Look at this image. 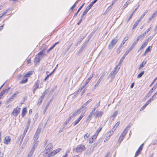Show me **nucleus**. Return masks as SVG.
<instances>
[{
  "label": "nucleus",
  "mask_w": 157,
  "mask_h": 157,
  "mask_svg": "<svg viewBox=\"0 0 157 157\" xmlns=\"http://www.w3.org/2000/svg\"><path fill=\"white\" fill-rule=\"evenodd\" d=\"M119 64L118 65H116L115 68L111 71L109 75V77L108 78V79L109 78V77H111L112 80H113L114 79L115 75L120 69V67H118V66Z\"/></svg>",
  "instance_id": "obj_1"
},
{
  "label": "nucleus",
  "mask_w": 157,
  "mask_h": 157,
  "mask_svg": "<svg viewBox=\"0 0 157 157\" xmlns=\"http://www.w3.org/2000/svg\"><path fill=\"white\" fill-rule=\"evenodd\" d=\"M118 40V38L117 36L115 37L111 41V43L108 45V49H111L113 48Z\"/></svg>",
  "instance_id": "obj_2"
},
{
  "label": "nucleus",
  "mask_w": 157,
  "mask_h": 157,
  "mask_svg": "<svg viewBox=\"0 0 157 157\" xmlns=\"http://www.w3.org/2000/svg\"><path fill=\"white\" fill-rule=\"evenodd\" d=\"M86 147L83 144H80L78 145L75 149V151L78 153H81L86 150Z\"/></svg>",
  "instance_id": "obj_3"
},
{
  "label": "nucleus",
  "mask_w": 157,
  "mask_h": 157,
  "mask_svg": "<svg viewBox=\"0 0 157 157\" xmlns=\"http://www.w3.org/2000/svg\"><path fill=\"white\" fill-rule=\"evenodd\" d=\"M21 110V108L17 106L16 108L13 109V112L12 113V115L14 117H16L19 113Z\"/></svg>",
  "instance_id": "obj_4"
},
{
  "label": "nucleus",
  "mask_w": 157,
  "mask_h": 157,
  "mask_svg": "<svg viewBox=\"0 0 157 157\" xmlns=\"http://www.w3.org/2000/svg\"><path fill=\"white\" fill-rule=\"evenodd\" d=\"M53 147V145L51 143L48 144V145L46 146L45 152L47 154L51 150H52Z\"/></svg>",
  "instance_id": "obj_5"
},
{
  "label": "nucleus",
  "mask_w": 157,
  "mask_h": 157,
  "mask_svg": "<svg viewBox=\"0 0 157 157\" xmlns=\"http://www.w3.org/2000/svg\"><path fill=\"white\" fill-rule=\"evenodd\" d=\"M80 112V110H78L76 112H74L69 117L68 120L65 123V125H66L76 115L77 113H78Z\"/></svg>",
  "instance_id": "obj_6"
},
{
  "label": "nucleus",
  "mask_w": 157,
  "mask_h": 157,
  "mask_svg": "<svg viewBox=\"0 0 157 157\" xmlns=\"http://www.w3.org/2000/svg\"><path fill=\"white\" fill-rule=\"evenodd\" d=\"M32 73H29L26 74L24 77L23 80H22L20 83L21 84H23L26 83L28 81V79L26 78L27 77L31 75Z\"/></svg>",
  "instance_id": "obj_7"
},
{
  "label": "nucleus",
  "mask_w": 157,
  "mask_h": 157,
  "mask_svg": "<svg viewBox=\"0 0 157 157\" xmlns=\"http://www.w3.org/2000/svg\"><path fill=\"white\" fill-rule=\"evenodd\" d=\"M105 73L104 72L103 73V74L101 75V76L99 79L97 81V83L95 84L94 86V87L95 88H96V87L100 83V82L102 79L104 77L105 75Z\"/></svg>",
  "instance_id": "obj_8"
},
{
  "label": "nucleus",
  "mask_w": 157,
  "mask_h": 157,
  "mask_svg": "<svg viewBox=\"0 0 157 157\" xmlns=\"http://www.w3.org/2000/svg\"><path fill=\"white\" fill-rule=\"evenodd\" d=\"M103 112L98 111L97 110L94 114V115L95 116V118L99 117H101L103 114Z\"/></svg>",
  "instance_id": "obj_9"
},
{
  "label": "nucleus",
  "mask_w": 157,
  "mask_h": 157,
  "mask_svg": "<svg viewBox=\"0 0 157 157\" xmlns=\"http://www.w3.org/2000/svg\"><path fill=\"white\" fill-rule=\"evenodd\" d=\"M40 131H41V129H39L38 128L36 132V133H35V134L34 136V139L35 140H37V139H38V138H39V135L40 133Z\"/></svg>",
  "instance_id": "obj_10"
},
{
  "label": "nucleus",
  "mask_w": 157,
  "mask_h": 157,
  "mask_svg": "<svg viewBox=\"0 0 157 157\" xmlns=\"http://www.w3.org/2000/svg\"><path fill=\"white\" fill-rule=\"evenodd\" d=\"M11 140L10 137L6 136L4 140V143L6 144H8L10 143Z\"/></svg>",
  "instance_id": "obj_11"
},
{
  "label": "nucleus",
  "mask_w": 157,
  "mask_h": 157,
  "mask_svg": "<svg viewBox=\"0 0 157 157\" xmlns=\"http://www.w3.org/2000/svg\"><path fill=\"white\" fill-rule=\"evenodd\" d=\"M143 144H142L139 147L137 150L136 152L135 157H136L138 156L139 154L140 153V151L142 150L143 147Z\"/></svg>",
  "instance_id": "obj_12"
},
{
  "label": "nucleus",
  "mask_w": 157,
  "mask_h": 157,
  "mask_svg": "<svg viewBox=\"0 0 157 157\" xmlns=\"http://www.w3.org/2000/svg\"><path fill=\"white\" fill-rule=\"evenodd\" d=\"M44 96L45 94L44 93L39 98L37 102V104L38 105H40L41 104L42 101L43 100L44 97Z\"/></svg>",
  "instance_id": "obj_13"
},
{
  "label": "nucleus",
  "mask_w": 157,
  "mask_h": 157,
  "mask_svg": "<svg viewBox=\"0 0 157 157\" xmlns=\"http://www.w3.org/2000/svg\"><path fill=\"white\" fill-rule=\"evenodd\" d=\"M97 136V134H95L93 135L91 138L89 139V142L90 144L92 143L96 139Z\"/></svg>",
  "instance_id": "obj_14"
},
{
  "label": "nucleus",
  "mask_w": 157,
  "mask_h": 157,
  "mask_svg": "<svg viewBox=\"0 0 157 157\" xmlns=\"http://www.w3.org/2000/svg\"><path fill=\"white\" fill-rule=\"evenodd\" d=\"M129 37L128 36H126L124 39V40L123 41H122V42L121 43L120 46H119L118 49H119V48H120L122 46H123L125 43L126 41L128 40V39Z\"/></svg>",
  "instance_id": "obj_15"
},
{
  "label": "nucleus",
  "mask_w": 157,
  "mask_h": 157,
  "mask_svg": "<svg viewBox=\"0 0 157 157\" xmlns=\"http://www.w3.org/2000/svg\"><path fill=\"white\" fill-rule=\"evenodd\" d=\"M129 52L128 51H126L125 52V53L124 54L122 57L120 59L119 64H120L121 63H122L124 59L125 58V57L128 54Z\"/></svg>",
  "instance_id": "obj_16"
},
{
  "label": "nucleus",
  "mask_w": 157,
  "mask_h": 157,
  "mask_svg": "<svg viewBox=\"0 0 157 157\" xmlns=\"http://www.w3.org/2000/svg\"><path fill=\"white\" fill-rule=\"evenodd\" d=\"M44 55V52L42 51H40L39 52L36 56L38 57L40 60H41Z\"/></svg>",
  "instance_id": "obj_17"
},
{
  "label": "nucleus",
  "mask_w": 157,
  "mask_h": 157,
  "mask_svg": "<svg viewBox=\"0 0 157 157\" xmlns=\"http://www.w3.org/2000/svg\"><path fill=\"white\" fill-rule=\"evenodd\" d=\"M92 99H90L89 100H88L87 101L85 102L83 105H82L81 108V109L82 108H84L85 109L86 108V106L88 104H89L90 102L92 101Z\"/></svg>",
  "instance_id": "obj_18"
},
{
  "label": "nucleus",
  "mask_w": 157,
  "mask_h": 157,
  "mask_svg": "<svg viewBox=\"0 0 157 157\" xmlns=\"http://www.w3.org/2000/svg\"><path fill=\"white\" fill-rule=\"evenodd\" d=\"M54 155L52 151L47 154L45 152L44 157H51L54 156Z\"/></svg>",
  "instance_id": "obj_19"
},
{
  "label": "nucleus",
  "mask_w": 157,
  "mask_h": 157,
  "mask_svg": "<svg viewBox=\"0 0 157 157\" xmlns=\"http://www.w3.org/2000/svg\"><path fill=\"white\" fill-rule=\"evenodd\" d=\"M147 42H144L139 48L138 52H139L141 50L144 48L145 47L147 46Z\"/></svg>",
  "instance_id": "obj_20"
},
{
  "label": "nucleus",
  "mask_w": 157,
  "mask_h": 157,
  "mask_svg": "<svg viewBox=\"0 0 157 157\" xmlns=\"http://www.w3.org/2000/svg\"><path fill=\"white\" fill-rule=\"evenodd\" d=\"M39 81H37L35 82L33 86L34 88L37 89L39 88Z\"/></svg>",
  "instance_id": "obj_21"
},
{
  "label": "nucleus",
  "mask_w": 157,
  "mask_h": 157,
  "mask_svg": "<svg viewBox=\"0 0 157 157\" xmlns=\"http://www.w3.org/2000/svg\"><path fill=\"white\" fill-rule=\"evenodd\" d=\"M27 112V109L26 107L24 108L22 110V117H23L25 115Z\"/></svg>",
  "instance_id": "obj_22"
},
{
  "label": "nucleus",
  "mask_w": 157,
  "mask_h": 157,
  "mask_svg": "<svg viewBox=\"0 0 157 157\" xmlns=\"http://www.w3.org/2000/svg\"><path fill=\"white\" fill-rule=\"evenodd\" d=\"M35 150V149H34V147H32L29 153L28 156L31 157L33 154Z\"/></svg>",
  "instance_id": "obj_23"
},
{
  "label": "nucleus",
  "mask_w": 157,
  "mask_h": 157,
  "mask_svg": "<svg viewBox=\"0 0 157 157\" xmlns=\"http://www.w3.org/2000/svg\"><path fill=\"white\" fill-rule=\"evenodd\" d=\"M38 141L37 140H35L34 141L33 144V147H34V149H35V148L36 147L37 145L38 144Z\"/></svg>",
  "instance_id": "obj_24"
},
{
  "label": "nucleus",
  "mask_w": 157,
  "mask_h": 157,
  "mask_svg": "<svg viewBox=\"0 0 157 157\" xmlns=\"http://www.w3.org/2000/svg\"><path fill=\"white\" fill-rule=\"evenodd\" d=\"M136 42L134 41L131 47L129 48L128 51L129 52L132 49V48L136 45Z\"/></svg>",
  "instance_id": "obj_25"
},
{
  "label": "nucleus",
  "mask_w": 157,
  "mask_h": 157,
  "mask_svg": "<svg viewBox=\"0 0 157 157\" xmlns=\"http://www.w3.org/2000/svg\"><path fill=\"white\" fill-rule=\"evenodd\" d=\"M40 59L38 58L36 56L35 58L34 62L36 63H39L40 61Z\"/></svg>",
  "instance_id": "obj_26"
},
{
  "label": "nucleus",
  "mask_w": 157,
  "mask_h": 157,
  "mask_svg": "<svg viewBox=\"0 0 157 157\" xmlns=\"http://www.w3.org/2000/svg\"><path fill=\"white\" fill-rule=\"evenodd\" d=\"M61 149L60 148H59L54 150L52 151L55 155L56 154L59 152L61 151Z\"/></svg>",
  "instance_id": "obj_27"
},
{
  "label": "nucleus",
  "mask_w": 157,
  "mask_h": 157,
  "mask_svg": "<svg viewBox=\"0 0 157 157\" xmlns=\"http://www.w3.org/2000/svg\"><path fill=\"white\" fill-rule=\"evenodd\" d=\"M93 114L90 113L88 116L87 117L86 121L87 122H90L91 119V117Z\"/></svg>",
  "instance_id": "obj_28"
},
{
  "label": "nucleus",
  "mask_w": 157,
  "mask_h": 157,
  "mask_svg": "<svg viewBox=\"0 0 157 157\" xmlns=\"http://www.w3.org/2000/svg\"><path fill=\"white\" fill-rule=\"evenodd\" d=\"M90 134L89 133H86L84 136V139L88 140L89 138Z\"/></svg>",
  "instance_id": "obj_29"
},
{
  "label": "nucleus",
  "mask_w": 157,
  "mask_h": 157,
  "mask_svg": "<svg viewBox=\"0 0 157 157\" xmlns=\"http://www.w3.org/2000/svg\"><path fill=\"white\" fill-rule=\"evenodd\" d=\"M26 133H25V132H23L22 135H21L22 137L21 139V140H20V145L21 144L22 142L23 141V139L24 137L26 135Z\"/></svg>",
  "instance_id": "obj_30"
},
{
  "label": "nucleus",
  "mask_w": 157,
  "mask_h": 157,
  "mask_svg": "<svg viewBox=\"0 0 157 157\" xmlns=\"http://www.w3.org/2000/svg\"><path fill=\"white\" fill-rule=\"evenodd\" d=\"M146 61H143L140 64V67L139 68V69H140L142 67H144V66L145 64L146 63Z\"/></svg>",
  "instance_id": "obj_31"
},
{
  "label": "nucleus",
  "mask_w": 157,
  "mask_h": 157,
  "mask_svg": "<svg viewBox=\"0 0 157 157\" xmlns=\"http://www.w3.org/2000/svg\"><path fill=\"white\" fill-rule=\"evenodd\" d=\"M49 105H50V103H49V102H48L47 104L45 107L44 108V109L43 111H44V113H45L46 112V111L48 109V107H49Z\"/></svg>",
  "instance_id": "obj_32"
},
{
  "label": "nucleus",
  "mask_w": 157,
  "mask_h": 157,
  "mask_svg": "<svg viewBox=\"0 0 157 157\" xmlns=\"http://www.w3.org/2000/svg\"><path fill=\"white\" fill-rule=\"evenodd\" d=\"M10 89V88H9L7 89H5L1 93L4 94L5 93H7L9 91Z\"/></svg>",
  "instance_id": "obj_33"
},
{
  "label": "nucleus",
  "mask_w": 157,
  "mask_h": 157,
  "mask_svg": "<svg viewBox=\"0 0 157 157\" xmlns=\"http://www.w3.org/2000/svg\"><path fill=\"white\" fill-rule=\"evenodd\" d=\"M80 121V120L78 118L74 122H73L72 124L74 126L76 125Z\"/></svg>",
  "instance_id": "obj_34"
},
{
  "label": "nucleus",
  "mask_w": 157,
  "mask_h": 157,
  "mask_svg": "<svg viewBox=\"0 0 157 157\" xmlns=\"http://www.w3.org/2000/svg\"><path fill=\"white\" fill-rule=\"evenodd\" d=\"M118 113V111H117L113 113L112 116H111V117L113 118V120L114 119V118L116 116Z\"/></svg>",
  "instance_id": "obj_35"
},
{
  "label": "nucleus",
  "mask_w": 157,
  "mask_h": 157,
  "mask_svg": "<svg viewBox=\"0 0 157 157\" xmlns=\"http://www.w3.org/2000/svg\"><path fill=\"white\" fill-rule=\"evenodd\" d=\"M128 130L127 129H126V128H125V129H124V131L122 132L121 135L123 136H124L127 133Z\"/></svg>",
  "instance_id": "obj_36"
},
{
  "label": "nucleus",
  "mask_w": 157,
  "mask_h": 157,
  "mask_svg": "<svg viewBox=\"0 0 157 157\" xmlns=\"http://www.w3.org/2000/svg\"><path fill=\"white\" fill-rule=\"evenodd\" d=\"M144 71H142L141 72H140V73H139L138 75H137V78H140L142 76L144 75Z\"/></svg>",
  "instance_id": "obj_37"
},
{
  "label": "nucleus",
  "mask_w": 157,
  "mask_h": 157,
  "mask_svg": "<svg viewBox=\"0 0 157 157\" xmlns=\"http://www.w3.org/2000/svg\"><path fill=\"white\" fill-rule=\"evenodd\" d=\"M156 88V86L155 85H154L153 87L149 91V92L152 94L154 90H155Z\"/></svg>",
  "instance_id": "obj_38"
},
{
  "label": "nucleus",
  "mask_w": 157,
  "mask_h": 157,
  "mask_svg": "<svg viewBox=\"0 0 157 157\" xmlns=\"http://www.w3.org/2000/svg\"><path fill=\"white\" fill-rule=\"evenodd\" d=\"M89 82L86 80L84 84L82 86V87L81 88V90H82L83 88H84L86 86V85Z\"/></svg>",
  "instance_id": "obj_39"
},
{
  "label": "nucleus",
  "mask_w": 157,
  "mask_h": 157,
  "mask_svg": "<svg viewBox=\"0 0 157 157\" xmlns=\"http://www.w3.org/2000/svg\"><path fill=\"white\" fill-rule=\"evenodd\" d=\"M77 2H78L77 1H76V2L70 8V10H73V9L76 6V5L77 3Z\"/></svg>",
  "instance_id": "obj_40"
},
{
  "label": "nucleus",
  "mask_w": 157,
  "mask_h": 157,
  "mask_svg": "<svg viewBox=\"0 0 157 157\" xmlns=\"http://www.w3.org/2000/svg\"><path fill=\"white\" fill-rule=\"evenodd\" d=\"M94 75V74H92V75H90V76L89 77L88 79L86 80L87 81H88L89 82L90 80L93 77Z\"/></svg>",
  "instance_id": "obj_41"
},
{
  "label": "nucleus",
  "mask_w": 157,
  "mask_h": 157,
  "mask_svg": "<svg viewBox=\"0 0 157 157\" xmlns=\"http://www.w3.org/2000/svg\"><path fill=\"white\" fill-rule=\"evenodd\" d=\"M123 137H124L123 136L121 135L119 138V140H118V142H119L120 143L121 142V141L123 139Z\"/></svg>",
  "instance_id": "obj_42"
},
{
  "label": "nucleus",
  "mask_w": 157,
  "mask_h": 157,
  "mask_svg": "<svg viewBox=\"0 0 157 157\" xmlns=\"http://www.w3.org/2000/svg\"><path fill=\"white\" fill-rule=\"evenodd\" d=\"M156 15H157V10L155 12H154V13L151 16V18H153V17H155Z\"/></svg>",
  "instance_id": "obj_43"
},
{
  "label": "nucleus",
  "mask_w": 157,
  "mask_h": 157,
  "mask_svg": "<svg viewBox=\"0 0 157 157\" xmlns=\"http://www.w3.org/2000/svg\"><path fill=\"white\" fill-rule=\"evenodd\" d=\"M102 128V127H100L96 131V134H97V135L98 134L99 132H100V131H101Z\"/></svg>",
  "instance_id": "obj_44"
},
{
  "label": "nucleus",
  "mask_w": 157,
  "mask_h": 157,
  "mask_svg": "<svg viewBox=\"0 0 157 157\" xmlns=\"http://www.w3.org/2000/svg\"><path fill=\"white\" fill-rule=\"evenodd\" d=\"M120 124V122L118 121L114 125V126H113V127L116 128H117V127L118 126V125H119Z\"/></svg>",
  "instance_id": "obj_45"
},
{
  "label": "nucleus",
  "mask_w": 157,
  "mask_h": 157,
  "mask_svg": "<svg viewBox=\"0 0 157 157\" xmlns=\"http://www.w3.org/2000/svg\"><path fill=\"white\" fill-rule=\"evenodd\" d=\"M138 24L139 23L136 21L133 25L132 29H134V28H135L136 27V26L138 25Z\"/></svg>",
  "instance_id": "obj_46"
},
{
  "label": "nucleus",
  "mask_w": 157,
  "mask_h": 157,
  "mask_svg": "<svg viewBox=\"0 0 157 157\" xmlns=\"http://www.w3.org/2000/svg\"><path fill=\"white\" fill-rule=\"evenodd\" d=\"M152 28L151 27H149L148 28L144 33V34H146Z\"/></svg>",
  "instance_id": "obj_47"
},
{
  "label": "nucleus",
  "mask_w": 157,
  "mask_h": 157,
  "mask_svg": "<svg viewBox=\"0 0 157 157\" xmlns=\"http://www.w3.org/2000/svg\"><path fill=\"white\" fill-rule=\"evenodd\" d=\"M152 100V99H149L148 101H147L146 103L145 104V105H147V106L148 104H149Z\"/></svg>",
  "instance_id": "obj_48"
},
{
  "label": "nucleus",
  "mask_w": 157,
  "mask_h": 157,
  "mask_svg": "<svg viewBox=\"0 0 157 157\" xmlns=\"http://www.w3.org/2000/svg\"><path fill=\"white\" fill-rule=\"evenodd\" d=\"M150 46H149L147 48V49H146V50H145V53H147L148 52H150Z\"/></svg>",
  "instance_id": "obj_49"
},
{
  "label": "nucleus",
  "mask_w": 157,
  "mask_h": 157,
  "mask_svg": "<svg viewBox=\"0 0 157 157\" xmlns=\"http://www.w3.org/2000/svg\"><path fill=\"white\" fill-rule=\"evenodd\" d=\"M83 38H80L79 41L77 42L75 44V46H77L79 44L80 42L82 40Z\"/></svg>",
  "instance_id": "obj_50"
},
{
  "label": "nucleus",
  "mask_w": 157,
  "mask_h": 157,
  "mask_svg": "<svg viewBox=\"0 0 157 157\" xmlns=\"http://www.w3.org/2000/svg\"><path fill=\"white\" fill-rule=\"evenodd\" d=\"M146 34H144V33H143L142 34L139 36L140 37V38H141L142 39H143L144 37L145 36Z\"/></svg>",
  "instance_id": "obj_51"
},
{
  "label": "nucleus",
  "mask_w": 157,
  "mask_h": 157,
  "mask_svg": "<svg viewBox=\"0 0 157 157\" xmlns=\"http://www.w3.org/2000/svg\"><path fill=\"white\" fill-rule=\"evenodd\" d=\"M157 95V91L153 95L152 98L151 99H152V100H153L154 98H155L156 96Z\"/></svg>",
  "instance_id": "obj_52"
},
{
  "label": "nucleus",
  "mask_w": 157,
  "mask_h": 157,
  "mask_svg": "<svg viewBox=\"0 0 157 157\" xmlns=\"http://www.w3.org/2000/svg\"><path fill=\"white\" fill-rule=\"evenodd\" d=\"M85 4V3H84L81 6H80V7L79 8V9H78V11H77V13H78L79 12L80 10H81V9L83 7V6Z\"/></svg>",
  "instance_id": "obj_53"
},
{
  "label": "nucleus",
  "mask_w": 157,
  "mask_h": 157,
  "mask_svg": "<svg viewBox=\"0 0 157 157\" xmlns=\"http://www.w3.org/2000/svg\"><path fill=\"white\" fill-rule=\"evenodd\" d=\"M152 39V37L151 36H150L148 38L147 40L145 42H147V44L149 40H151Z\"/></svg>",
  "instance_id": "obj_54"
},
{
  "label": "nucleus",
  "mask_w": 157,
  "mask_h": 157,
  "mask_svg": "<svg viewBox=\"0 0 157 157\" xmlns=\"http://www.w3.org/2000/svg\"><path fill=\"white\" fill-rule=\"evenodd\" d=\"M87 13H86V11H84L81 16V18L82 19L83 17L84 16V15H85Z\"/></svg>",
  "instance_id": "obj_55"
},
{
  "label": "nucleus",
  "mask_w": 157,
  "mask_h": 157,
  "mask_svg": "<svg viewBox=\"0 0 157 157\" xmlns=\"http://www.w3.org/2000/svg\"><path fill=\"white\" fill-rule=\"evenodd\" d=\"M96 109V108L94 107V108L93 109L92 111L90 113H92V114H94V112L95 111Z\"/></svg>",
  "instance_id": "obj_56"
},
{
  "label": "nucleus",
  "mask_w": 157,
  "mask_h": 157,
  "mask_svg": "<svg viewBox=\"0 0 157 157\" xmlns=\"http://www.w3.org/2000/svg\"><path fill=\"white\" fill-rule=\"evenodd\" d=\"M133 13H132L131 15V16H130V17H129V18H128L127 21V22H128L129 21L131 20V19L132 18V15H133Z\"/></svg>",
  "instance_id": "obj_57"
},
{
  "label": "nucleus",
  "mask_w": 157,
  "mask_h": 157,
  "mask_svg": "<svg viewBox=\"0 0 157 157\" xmlns=\"http://www.w3.org/2000/svg\"><path fill=\"white\" fill-rule=\"evenodd\" d=\"M90 9L91 8L88 6L86 8L85 11H86V12L87 13Z\"/></svg>",
  "instance_id": "obj_58"
},
{
  "label": "nucleus",
  "mask_w": 157,
  "mask_h": 157,
  "mask_svg": "<svg viewBox=\"0 0 157 157\" xmlns=\"http://www.w3.org/2000/svg\"><path fill=\"white\" fill-rule=\"evenodd\" d=\"M140 6V4H138L137 7L135 9V10L133 11V13H134L138 9L139 7Z\"/></svg>",
  "instance_id": "obj_59"
},
{
  "label": "nucleus",
  "mask_w": 157,
  "mask_h": 157,
  "mask_svg": "<svg viewBox=\"0 0 157 157\" xmlns=\"http://www.w3.org/2000/svg\"><path fill=\"white\" fill-rule=\"evenodd\" d=\"M54 48V47L52 45L50 48L47 51V52L48 53L50 51H51L52 49Z\"/></svg>",
  "instance_id": "obj_60"
},
{
  "label": "nucleus",
  "mask_w": 157,
  "mask_h": 157,
  "mask_svg": "<svg viewBox=\"0 0 157 157\" xmlns=\"http://www.w3.org/2000/svg\"><path fill=\"white\" fill-rule=\"evenodd\" d=\"M31 120L30 119H29L27 122V124L28 125L27 127H29V126L31 123Z\"/></svg>",
  "instance_id": "obj_61"
},
{
  "label": "nucleus",
  "mask_w": 157,
  "mask_h": 157,
  "mask_svg": "<svg viewBox=\"0 0 157 157\" xmlns=\"http://www.w3.org/2000/svg\"><path fill=\"white\" fill-rule=\"evenodd\" d=\"M131 124H129L125 128H126V129H127L128 130L129 129V128H130V127H131Z\"/></svg>",
  "instance_id": "obj_62"
},
{
  "label": "nucleus",
  "mask_w": 157,
  "mask_h": 157,
  "mask_svg": "<svg viewBox=\"0 0 157 157\" xmlns=\"http://www.w3.org/2000/svg\"><path fill=\"white\" fill-rule=\"evenodd\" d=\"M140 38V37L139 36L138 37H137L136 40L134 41V42H136V43L137 44Z\"/></svg>",
  "instance_id": "obj_63"
},
{
  "label": "nucleus",
  "mask_w": 157,
  "mask_h": 157,
  "mask_svg": "<svg viewBox=\"0 0 157 157\" xmlns=\"http://www.w3.org/2000/svg\"><path fill=\"white\" fill-rule=\"evenodd\" d=\"M157 143V139L156 140H154L152 143V144L153 145H155Z\"/></svg>",
  "instance_id": "obj_64"
}]
</instances>
